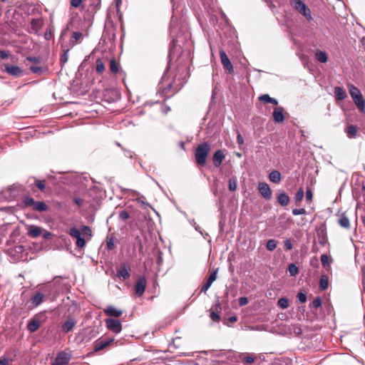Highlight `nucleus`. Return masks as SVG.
Listing matches in <instances>:
<instances>
[{"label":"nucleus","instance_id":"nucleus-42","mask_svg":"<svg viewBox=\"0 0 365 365\" xmlns=\"http://www.w3.org/2000/svg\"><path fill=\"white\" fill-rule=\"evenodd\" d=\"M96 71L98 73H101L104 71L105 70V66H104V63L102 61L101 59L100 58H98L96 60Z\"/></svg>","mask_w":365,"mask_h":365},{"label":"nucleus","instance_id":"nucleus-29","mask_svg":"<svg viewBox=\"0 0 365 365\" xmlns=\"http://www.w3.org/2000/svg\"><path fill=\"white\" fill-rule=\"evenodd\" d=\"M338 223L341 227L344 228H349L350 226L349 220L345 214H342L339 217L338 220Z\"/></svg>","mask_w":365,"mask_h":365},{"label":"nucleus","instance_id":"nucleus-38","mask_svg":"<svg viewBox=\"0 0 365 365\" xmlns=\"http://www.w3.org/2000/svg\"><path fill=\"white\" fill-rule=\"evenodd\" d=\"M277 242L274 239L267 240L266 244V248L269 251H273L277 247Z\"/></svg>","mask_w":365,"mask_h":365},{"label":"nucleus","instance_id":"nucleus-63","mask_svg":"<svg viewBox=\"0 0 365 365\" xmlns=\"http://www.w3.org/2000/svg\"><path fill=\"white\" fill-rule=\"evenodd\" d=\"M237 143L240 145H242L244 143L243 138H242V136L241 135L240 133H238L237 135Z\"/></svg>","mask_w":365,"mask_h":365},{"label":"nucleus","instance_id":"nucleus-51","mask_svg":"<svg viewBox=\"0 0 365 365\" xmlns=\"http://www.w3.org/2000/svg\"><path fill=\"white\" fill-rule=\"evenodd\" d=\"M292 214L294 215H304V214H306V210L304 208L293 209Z\"/></svg>","mask_w":365,"mask_h":365},{"label":"nucleus","instance_id":"nucleus-48","mask_svg":"<svg viewBox=\"0 0 365 365\" xmlns=\"http://www.w3.org/2000/svg\"><path fill=\"white\" fill-rule=\"evenodd\" d=\"M284 246L285 250H291L292 249V242L290 239H287L284 241Z\"/></svg>","mask_w":365,"mask_h":365},{"label":"nucleus","instance_id":"nucleus-45","mask_svg":"<svg viewBox=\"0 0 365 365\" xmlns=\"http://www.w3.org/2000/svg\"><path fill=\"white\" fill-rule=\"evenodd\" d=\"M76 245L78 247L82 248L86 245V241L84 238L81 236L76 239Z\"/></svg>","mask_w":365,"mask_h":365},{"label":"nucleus","instance_id":"nucleus-18","mask_svg":"<svg viewBox=\"0 0 365 365\" xmlns=\"http://www.w3.org/2000/svg\"><path fill=\"white\" fill-rule=\"evenodd\" d=\"M76 324V321L73 318L68 317L67 320L65 322H63L61 325L62 331L65 333H68L72 331Z\"/></svg>","mask_w":365,"mask_h":365},{"label":"nucleus","instance_id":"nucleus-16","mask_svg":"<svg viewBox=\"0 0 365 365\" xmlns=\"http://www.w3.org/2000/svg\"><path fill=\"white\" fill-rule=\"evenodd\" d=\"M114 341L113 338H110L106 340H97L94 342L93 349L95 351H99L106 346H108L111 342Z\"/></svg>","mask_w":365,"mask_h":365},{"label":"nucleus","instance_id":"nucleus-30","mask_svg":"<svg viewBox=\"0 0 365 365\" xmlns=\"http://www.w3.org/2000/svg\"><path fill=\"white\" fill-rule=\"evenodd\" d=\"M316 58L321 63H327L328 61V56L326 52L322 51H317L315 53Z\"/></svg>","mask_w":365,"mask_h":365},{"label":"nucleus","instance_id":"nucleus-28","mask_svg":"<svg viewBox=\"0 0 365 365\" xmlns=\"http://www.w3.org/2000/svg\"><path fill=\"white\" fill-rule=\"evenodd\" d=\"M269 179L274 183H279L281 181V173L278 170H272L269 175Z\"/></svg>","mask_w":365,"mask_h":365},{"label":"nucleus","instance_id":"nucleus-53","mask_svg":"<svg viewBox=\"0 0 365 365\" xmlns=\"http://www.w3.org/2000/svg\"><path fill=\"white\" fill-rule=\"evenodd\" d=\"M30 70H31L34 73H41V72H42L43 68H42V67H41V66H30Z\"/></svg>","mask_w":365,"mask_h":365},{"label":"nucleus","instance_id":"nucleus-52","mask_svg":"<svg viewBox=\"0 0 365 365\" xmlns=\"http://www.w3.org/2000/svg\"><path fill=\"white\" fill-rule=\"evenodd\" d=\"M190 223L192 226L194 227L196 231L199 232L201 235H203V232H202L200 227L198 225H197L195 220H190Z\"/></svg>","mask_w":365,"mask_h":365},{"label":"nucleus","instance_id":"nucleus-59","mask_svg":"<svg viewBox=\"0 0 365 365\" xmlns=\"http://www.w3.org/2000/svg\"><path fill=\"white\" fill-rule=\"evenodd\" d=\"M26 60L35 63H38L40 61V58L38 57H34V56H29L26 58Z\"/></svg>","mask_w":365,"mask_h":365},{"label":"nucleus","instance_id":"nucleus-47","mask_svg":"<svg viewBox=\"0 0 365 365\" xmlns=\"http://www.w3.org/2000/svg\"><path fill=\"white\" fill-rule=\"evenodd\" d=\"M81 230L85 235H88V236L92 235L91 229L88 226H86V225L82 226Z\"/></svg>","mask_w":365,"mask_h":365},{"label":"nucleus","instance_id":"nucleus-1","mask_svg":"<svg viewBox=\"0 0 365 365\" xmlns=\"http://www.w3.org/2000/svg\"><path fill=\"white\" fill-rule=\"evenodd\" d=\"M210 151V145L207 142L200 143L195 151L196 163L200 166H205L207 157Z\"/></svg>","mask_w":365,"mask_h":365},{"label":"nucleus","instance_id":"nucleus-56","mask_svg":"<svg viewBox=\"0 0 365 365\" xmlns=\"http://www.w3.org/2000/svg\"><path fill=\"white\" fill-rule=\"evenodd\" d=\"M210 318L212 319V321L217 322L220 320V317L219 313L215 312H212L210 313Z\"/></svg>","mask_w":365,"mask_h":365},{"label":"nucleus","instance_id":"nucleus-60","mask_svg":"<svg viewBox=\"0 0 365 365\" xmlns=\"http://www.w3.org/2000/svg\"><path fill=\"white\" fill-rule=\"evenodd\" d=\"M82 3V0H71V4L73 7L77 8Z\"/></svg>","mask_w":365,"mask_h":365},{"label":"nucleus","instance_id":"nucleus-46","mask_svg":"<svg viewBox=\"0 0 365 365\" xmlns=\"http://www.w3.org/2000/svg\"><path fill=\"white\" fill-rule=\"evenodd\" d=\"M130 217L129 213L125 210H121L119 212V218L122 220H125Z\"/></svg>","mask_w":365,"mask_h":365},{"label":"nucleus","instance_id":"nucleus-13","mask_svg":"<svg viewBox=\"0 0 365 365\" xmlns=\"http://www.w3.org/2000/svg\"><path fill=\"white\" fill-rule=\"evenodd\" d=\"M43 26V20L41 18L31 19L29 31L32 34H37Z\"/></svg>","mask_w":365,"mask_h":365},{"label":"nucleus","instance_id":"nucleus-39","mask_svg":"<svg viewBox=\"0 0 365 365\" xmlns=\"http://www.w3.org/2000/svg\"><path fill=\"white\" fill-rule=\"evenodd\" d=\"M68 51H69L68 48H63V53L61 55V57H60V61H61V63L62 64V66H63L68 61Z\"/></svg>","mask_w":365,"mask_h":365},{"label":"nucleus","instance_id":"nucleus-5","mask_svg":"<svg viewBox=\"0 0 365 365\" xmlns=\"http://www.w3.org/2000/svg\"><path fill=\"white\" fill-rule=\"evenodd\" d=\"M22 202L26 207H32L33 210L38 212H45L48 210V206L42 201H35L32 197L26 196L23 197Z\"/></svg>","mask_w":365,"mask_h":365},{"label":"nucleus","instance_id":"nucleus-3","mask_svg":"<svg viewBox=\"0 0 365 365\" xmlns=\"http://www.w3.org/2000/svg\"><path fill=\"white\" fill-rule=\"evenodd\" d=\"M291 6L307 21L313 19L310 9L302 0H289Z\"/></svg>","mask_w":365,"mask_h":365},{"label":"nucleus","instance_id":"nucleus-55","mask_svg":"<svg viewBox=\"0 0 365 365\" xmlns=\"http://www.w3.org/2000/svg\"><path fill=\"white\" fill-rule=\"evenodd\" d=\"M36 186L41 190H43L45 188V184L43 181L37 180L35 181Z\"/></svg>","mask_w":365,"mask_h":365},{"label":"nucleus","instance_id":"nucleus-11","mask_svg":"<svg viewBox=\"0 0 365 365\" xmlns=\"http://www.w3.org/2000/svg\"><path fill=\"white\" fill-rule=\"evenodd\" d=\"M220 57L222 64L224 68H226L230 73H234V68L232 64L231 63L229 58L227 57L225 51L223 50L220 51Z\"/></svg>","mask_w":365,"mask_h":365},{"label":"nucleus","instance_id":"nucleus-27","mask_svg":"<svg viewBox=\"0 0 365 365\" xmlns=\"http://www.w3.org/2000/svg\"><path fill=\"white\" fill-rule=\"evenodd\" d=\"M357 130L356 126L354 125H351L345 129V132L349 138H355L357 135Z\"/></svg>","mask_w":365,"mask_h":365},{"label":"nucleus","instance_id":"nucleus-54","mask_svg":"<svg viewBox=\"0 0 365 365\" xmlns=\"http://www.w3.org/2000/svg\"><path fill=\"white\" fill-rule=\"evenodd\" d=\"M81 37H82V34L80 31H75L72 34V38L75 41H79L81 38Z\"/></svg>","mask_w":365,"mask_h":365},{"label":"nucleus","instance_id":"nucleus-26","mask_svg":"<svg viewBox=\"0 0 365 365\" xmlns=\"http://www.w3.org/2000/svg\"><path fill=\"white\" fill-rule=\"evenodd\" d=\"M42 230L36 225H31L28 229V235L32 237H38L41 235Z\"/></svg>","mask_w":365,"mask_h":365},{"label":"nucleus","instance_id":"nucleus-15","mask_svg":"<svg viewBox=\"0 0 365 365\" xmlns=\"http://www.w3.org/2000/svg\"><path fill=\"white\" fill-rule=\"evenodd\" d=\"M116 276L123 280L130 277L129 267L126 264H122L120 267L117 270Z\"/></svg>","mask_w":365,"mask_h":365},{"label":"nucleus","instance_id":"nucleus-4","mask_svg":"<svg viewBox=\"0 0 365 365\" xmlns=\"http://www.w3.org/2000/svg\"><path fill=\"white\" fill-rule=\"evenodd\" d=\"M169 68L167 67L158 84L159 91L163 94H167L173 88L175 93L178 92L180 88H174V83L169 80L167 73Z\"/></svg>","mask_w":365,"mask_h":365},{"label":"nucleus","instance_id":"nucleus-12","mask_svg":"<svg viewBox=\"0 0 365 365\" xmlns=\"http://www.w3.org/2000/svg\"><path fill=\"white\" fill-rule=\"evenodd\" d=\"M145 287H146L145 277L144 276L139 277L135 284V294L139 297L142 296L143 294V293L145 292Z\"/></svg>","mask_w":365,"mask_h":365},{"label":"nucleus","instance_id":"nucleus-22","mask_svg":"<svg viewBox=\"0 0 365 365\" xmlns=\"http://www.w3.org/2000/svg\"><path fill=\"white\" fill-rule=\"evenodd\" d=\"M43 299L44 295L40 292H38L31 298V303L32 304L33 307H36L43 302Z\"/></svg>","mask_w":365,"mask_h":365},{"label":"nucleus","instance_id":"nucleus-44","mask_svg":"<svg viewBox=\"0 0 365 365\" xmlns=\"http://www.w3.org/2000/svg\"><path fill=\"white\" fill-rule=\"evenodd\" d=\"M322 299L319 297H317L313 300V302L310 304V307L315 309H318L322 306Z\"/></svg>","mask_w":365,"mask_h":365},{"label":"nucleus","instance_id":"nucleus-19","mask_svg":"<svg viewBox=\"0 0 365 365\" xmlns=\"http://www.w3.org/2000/svg\"><path fill=\"white\" fill-rule=\"evenodd\" d=\"M284 108L282 107H276L274 109L272 117L276 123H282L284 120L283 114Z\"/></svg>","mask_w":365,"mask_h":365},{"label":"nucleus","instance_id":"nucleus-35","mask_svg":"<svg viewBox=\"0 0 365 365\" xmlns=\"http://www.w3.org/2000/svg\"><path fill=\"white\" fill-rule=\"evenodd\" d=\"M110 70L113 73H118L122 71H120L116 60L114 58H111L110 61Z\"/></svg>","mask_w":365,"mask_h":365},{"label":"nucleus","instance_id":"nucleus-36","mask_svg":"<svg viewBox=\"0 0 365 365\" xmlns=\"http://www.w3.org/2000/svg\"><path fill=\"white\" fill-rule=\"evenodd\" d=\"M288 272L290 276L295 277L299 273V268L296 266L295 264L292 263L288 266Z\"/></svg>","mask_w":365,"mask_h":365},{"label":"nucleus","instance_id":"nucleus-31","mask_svg":"<svg viewBox=\"0 0 365 365\" xmlns=\"http://www.w3.org/2000/svg\"><path fill=\"white\" fill-rule=\"evenodd\" d=\"M259 100L264 103H272L273 105H277L278 101L274 98H271L268 94H264L259 97Z\"/></svg>","mask_w":365,"mask_h":365},{"label":"nucleus","instance_id":"nucleus-62","mask_svg":"<svg viewBox=\"0 0 365 365\" xmlns=\"http://www.w3.org/2000/svg\"><path fill=\"white\" fill-rule=\"evenodd\" d=\"M313 194L311 190L308 189L306 191V200L311 201L312 200Z\"/></svg>","mask_w":365,"mask_h":365},{"label":"nucleus","instance_id":"nucleus-34","mask_svg":"<svg viewBox=\"0 0 365 365\" xmlns=\"http://www.w3.org/2000/svg\"><path fill=\"white\" fill-rule=\"evenodd\" d=\"M329 287V279L326 275H322L319 280V287L322 290H326Z\"/></svg>","mask_w":365,"mask_h":365},{"label":"nucleus","instance_id":"nucleus-8","mask_svg":"<svg viewBox=\"0 0 365 365\" xmlns=\"http://www.w3.org/2000/svg\"><path fill=\"white\" fill-rule=\"evenodd\" d=\"M105 322L107 328L115 334H119L122 331V324L120 320L106 319Z\"/></svg>","mask_w":365,"mask_h":365},{"label":"nucleus","instance_id":"nucleus-14","mask_svg":"<svg viewBox=\"0 0 365 365\" xmlns=\"http://www.w3.org/2000/svg\"><path fill=\"white\" fill-rule=\"evenodd\" d=\"M5 71L14 77H19L23 74V70L17 66L5 65Z\"/></svg>","mask_w":365,"mask_h":365},{"label":"nucleus","instance_id":"nucleus-6","mask_svg":"<svg viewBox=\"0 0 365 365\" xmlns=\"http://www.w3.org/2000/svg\"><path fill=\"white\" fill-rule=\"evenodd\" d=\"M215 356L221 362H238V356L241 357L240 354H237L232 350H220L216 351Z\"/></svg>","mask_w":365,"mask_h":365},{"label":"nucleus","instance_id":"nucleus-40","mask_svg":"<svg viewBox=\"0 0 365 365\" xmlns=\"http://www.w3.org/2000/svg\"><path fill=\"white\" fill-rule=\"evenodd\" d=\"M68 233L72 237L75 239H77L78 237H80L81 236V231L75 227H71Z\"/></svg>","mask_w":365,"mask_h":365},{"label":"nucleus","instance_id":"nucleus-2","mask_svg":"<svg viewBox=\"0 0 365 365\" xmlns=\"http://www.w3.org/2000/svg\"><path fill=\"white\" fill-rule=\"evenodd\" d=\"M349 93L358 108L364 111L365 108V101L359 89L353 84L348 85Z\"/></svg>","mask_w":365,"mask_h":365},{"label":"nucleus","instance_id":"nucleus-57","mask_svg":"<svg viewBox=\"0 0 365 365\" xmlns=\"http://www.w3.org/2000/svg\"><path fill=\"white\" fill-rule=\"evenodd\" d=\"M163 263V253L161 251H157V264L160 265Z\"/></svg>","mask_w":365,"mask_h":365},{"label":"nucleus","instance_id":"nucleus-24","mask_svg":"<svg viewBox=\"0 0 365 365\" xmlns=\"http://www.w3.org/2000/svg\"><path fill=\"white\" fill-rule=\"evenodd\" d=\"M41 326V322L37 318H33L31 319V321L29 322L28 325H27V328L29 329V331H30L31 332H34L36 331V330H38V329Z\"/></svg>","mask_w":365,"mask_h":365},{"label":"nucleus","instance_id":"nucleus-21","mask_svg":"<svg viewBox=\"0 0 365 365\" xmlns=\"http://www.w3.org/2000/svg\"><path fill=\"white\" fill-rule=\"evenodd\" d=\"M277 202L281 205V206H283V207H285L287 205H289V202H290V198L288 196V195L282 191L281 192L277 197Z\"/></svg>","mask_w":365,"mask_h":365},{"label":"nucleus","instance_id":"nucleus-64","mask_svg":"<svg viewBox=\"0 0 365 365\" xmlns=\"http://www.w3.org/2000/svg\"><path fill=\"white\" fill-rule=\"evenodd\" d=\"M9 360L8 359H0V365H9Z\"/></svg>","mask_w":365,"mask_h":365},{"label":"nucleus","instance_id":"nucleus-43","mask_svg":"<svg viewBox=\"0 0 365 365\" xmlns=\"http://www.w3.org/2000/svg\"><path fill=\"white\" fill-rule=\"evenodd\" d=\"M237 187V182L236 178H232L229 180V190L230 191L236 190Z\"/></svg>","mask_w":365,"mask_h":365},{"label":"nucleus","instance_id":"nucleus-61","mask_svg":"<svg viewBox=\"0 0 365 365\" xmlns=\"http://www.w3.org/2000/svg\"><path fill=\"white\" fill-rule=\"evenodd\" d=\"M9 53L8 51H6L4 50H0V58L1 59H6L9 57Z\"/></svg>","mask_w":365,"mask_h":365},{"label":"nucleus","instance_id":"nucleus-37","mask_svg":"<svg viewBox=\"0 0 365 365\" xmlns=\"http://www.w3.org/2000/svg\"><path fill=\"white\" fill-rule=\"evenodd\" d=\"M277 306L281 309H287L289 307V300L286 297H282L277 301Z\"/></svg>","mask_w":365,"mask_h":365},{"label":"nucleus","instance_id":"nucleus-23","mask_svg":"<svg viewBox=\"0 0 365 365\" xmlns=\"http://www.w3.org/2000/svg\"><path fill=\"white\" fill-rule=\"evenodd\" d=\"M48 178H54L58 180V182L63 183V184H69L72 182V179L70 176L66 174L59 173V177L56 178L52 175H48Z\"/></svg>","mask_w":365,"mask_h":365},{"label":"nucleus","instance_id":"nucleus-41","mask_svg":"<svg viewBox=\"0 0 365 365\" xmlns=\"http://www.w3.org/2000/svg\"><path fill=\"white\" fill-rule=\"evenodd\" d=\"M304 193L303 188L300 187L295 194L294 200L295 202L297 204L301 202L304 197Z\"/></svg>","mask_w":365,"mask_h":365},{"label":"nucleus","instance_id":"nucleus-49","mask_svg":"<svg viewBox=\"0 0 365 365\" xmlns=\"http://www.w3.org/2000/svg\"><path fill=\"white\" fill-rule=\"evenodd\" d=\"M297 299L301 303H304L307 301L306 294L304 292H299L297 294Z\"/></svg>","mask_w":365,"mask_h":365},{"label":"nucleus","instance_id":"nucleus-50","mask_svg":"<svg viewBox=\"0 0 365 365\" xmlns=\"http://www.w3.org/2000/svg\"><path fill=\"white\" fill-rule=\"evenodd\" d=\"M106 247L108 250H112L115 247L113 239L112 237L107 240Z\"/></svg>","mask_w":365,"mask_h":365},{"label":"nucleus","instance_id":"nucleus-32","mask_svg":"<svg viewBox=\"0 0 365 365\" xmlns=\"http://www.w3.org/2000/svg\"><path fill=\"white\" fill-rule=\"evenodd\" d=\"M331 262V258L328 255L324 254L321 256V262L324 268L327 269V267H329Z\"/></svg>","mask_w":365,"mask_h":365},{"label":"nucleus","instance_id":"nucleus-10","mask_svg":"<svg viewBox=\"0 0 365 365\" xmlns=\"http://www.w3.org/2000/svg\"><path fill=\"white\" fill-rule=\"evenodd\" d=\"M226 155V150H217L212 155V162L216 168L221 165Z\"/></svg>","mask_w":365,"mask_h":365},{"label":"nucleus","instance_id":"nucleus-17","mask_svg":"<svg viewBox=\"0 0 365 365\" xmlns=\"http://www.w3.org/2000/svg\"><path fill=\"white\" fill-rule=\"evenodd\" d=\"M217 269H216L215 271H214L212 273L210 274V275L209 276L206 282L201 287L202 292L205 293L209 289V288L211 287L213 282H215L217 278Z\"/></svg>","mask_w":365,"mask_h":365},{"label":"nucleus","instance_id":"nucleus-33","mask_svg":"<svg viewBox=\"0 0 365 365\" xmlns=\"http://www.w3.org/2000/svg\"><path fill=\"white\" fill-rule=\"evenodd\" d=\"M241 357L238 356L239 361H240L244 364H250L255 361V357L252 355L244 356L240 355Z\"/></svg>","mask_w":365,"mask_h":365},{"label":"nucleus","instance_id":"nucleus-20","mask_svg":"<svg viewBox=\"0 0 365 365\" xmlns=\"http://www.w3.org/2000/svg\"><path fill=\"white\" fill-rule=\"evenodd\" d=\"M104 312L106 315L109 317H119L122 315L123 312L114 307L113 306H108L105 309Z\"/></svg>","mask_w":365,"mask_h":365},{"label":"nucleus","instance_id":"nucleus-7","mask_svg":"<svg viewBox=\"0 0 365 365\" xmlns=\"http://www.w3.org/2000/svg\"><path fill=\"white\" fill-rule=\"evenodd\" d=\"M71 359V354L65 351L57 354L51 365H68Z\"/></svg>","mask_w":365,"mask_h":365},{"label":"nucleus","instance_id":"nucleus-9","mask_svg":"<svg viewBox=\"0 0 365 365\" xmlns=\"http://www.w3.org/2000/svg\"><path fill=\"white\" fill-rule=\"evenodd\" d=\"M257 189L261 196L266 200H269L272 198V190L269 185L266 182H259Z\"/></svg>","mask_w":365,"mask_h":365},{"label":"nucleus","instance_id":"nucleus-25","mask_svg":"<svg viewBox=\"0 0 365 365\" xmlns=\"http://www.w3.org/2000/svg\"><path fill=\"white\" fill-rule=\"evenodd\" d=\"M334 96L335 98L339 101H343L346 98V91L339 86H336L334 88Z\"/></svg>","mask_w":365,"mask_h":365},{"label":"nucleus","instance_id":"nucleus-58","mask_svg":"<svg viewBox=\"0 0 365 365\" xmlns=\"http://www.w3.org/2000/svg\"><path fill=\"white\" fill-rule=\"evenodd\" d=\"M248 299L246 297H242L239 299V304L240 306H245L248 304Z\"/></svg>","mask_w":365,"mask_h":365}]
</instances>
